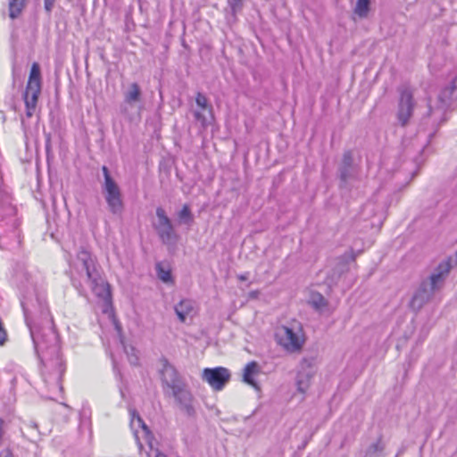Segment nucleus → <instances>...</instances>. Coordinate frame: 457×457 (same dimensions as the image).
Returning a JSON list of instances; mask_svg holds the SVG:
<instances>
[{
  "label": "nucleus",
  "mask_w": 457,
  "mask_h": 457,
  "mask_svg": "<svg viewBox=\"0 0 457 457\" xmlns=\"http://www.w3.org/2000/svg\"><path fill=\"white\" fill-rule=\"evenodd\" d=\"M69 270L67 271L72 286L80 295H87V287L102 299L106 304L111 303L110 286L102 276L96 264V258L85 248H81L75 258H67Z\"/></svg>",
  "instance_id": "1"
},
{
  "label": "nucleus",
  "mask_w": 457,
  "mask_h": 457,
  "mask_svg": "<svg viewBox=\"0 0 457 457\" xmlns=\"http://www.w3.org/2000/svg\"><path fill=\"white\" fill-rule=\"evenodd\" d=\"M36 302L37 307L36 308L32 300L27 296H23L21 300V304L23 309L26 323L30 330V335L34 343L35 351L37 356H42L44 350L40 349L37 345V337L42 342V345L46 346V352H52V343L49 341V331L57 335L54 330L52 320L49 318V312L46 303L44 300L37 298Z\"/></svg>",
  "instance_id": "2"
},
{
  "label": "nucleus",
  "mask_w": 457,
  "mask_h": 457,
  "mask_svg": "<svg viewBox=\"0 0 457 457\" xmlns=\"http://www.w3.org/2000/svg\"><path fill=\"white\" fill-rule=\"evenodd\" d=\"M48 336L50 343L53 344L50 353L46 352V346L37 337V347L40 351L44 350L43 355L38 357L41 362V376L49 391L57 394L62 391V378L66 368L60 353L58 337L51 331Z\"/></svg>",
  "instance_id": "3"
},
{
  "label": "nucleus",
  "mask_w": 457,
  "mask_h": 457,
  "mask_svg": "<svg viewBox=\"0 0 457 457\" xmlns=\"http://www.w3.org/2000/svg\"><path fill=\"white\" fill-rule=\"evenodd\" d=\"M453 97L457 98V77L449 86L444 87L439 92L435 103L429 101L428 119L430 120L434 129L432 132H429V137L434 136L440 124L446 120L445 114L451 105Z\"/></svg>",
  "instance_id": "4"
},
{
  "label": "nucleus",
  "mask_w": 457,
  "mask_h": 457,
  "mask_svg": "<svg viewBox=\"0 0 457 457\" xmlns=\"http://www.w3.org/2000/svg\"><path fill=\"white\" fill-rule=\"evenodd\" d=\"M102 171L104 175L102 191L107 204L108 210L113 215H120L124 210L120 188L111 176L109 169L106 166L102 167Z\"/></svg>",
  "instance_id": "5"
},
{
  "label": "nucleus",
  "mask_w": 457,
  "mask_h": 457,
  "mask_svg": "<svg viewBox=\"0 0 457 457\" xmlns=\"http://www.w3.org/2000/svg\"><path fill=\"white\" fill-rule=\"evenodd\" d=\"M277 343L288 353L300 352L305 343L304 333L301 326L278 327L275 333Z\"/></svg>",
  "instance_id": "6"
},
{
  "label": "nucleus",
  "mask_w": 457,
  "mask_h": 457,
  "mask_svg": "<svg viewBox=\"0 0 457 457\" xmlns=\"http://www.w3.org/2000/svg\"><path fill=\"white\" fill-rule=\"evenodd\" d=\"M20 220L17 217L16 207L4 204L0 208V238L10 237L20 242Z\"/></svg>",
  "instance_id": "7"
},
{
  "label": "nucleus",
  "mask_w": 457,
  "mask_h": 457,
  "mask_svg": "<svg viewBox=\"0 0 457 457\" xmlns=\"http://www.w3.org/2000/svg\"><path fill=\"white\" fill-rule=\"evenodd\" d=\"M399 101L396 112V118L401 126L404 127L409 123L414 109L415 101L412 91L406 87L399 88Z\"/></svg>",
  "instance_id": "8"
},
{
  "label": "nucleus",
  "mask_w": 457,
  "mask_h": 457,
  "mask_svg": "<svg viewBox=\"0 0 457 457\" xmlns=\"http://www.w3.org/2000/svg\"><path fill=\"white\" fill-rule=\"evenodd\" d=\"M170 393L182 411L188 417H194L195 415V408L194 405L195 398L187 383L176 386L174 389L170 390Z\"/></svg>",
  "instance_id": "9"
},
{
  "label": "nucleus",
  "mask_w": 457,
  "mask_h": 457,
  "mask_svg": "<svg viewBox=\"0 0 457 457\" xmlns=\"http://www.w3.org/2000/svg\"><path fill=\"white\" fill-rule=\"evenodd\" d=\"M202 379L216 390H221L230 379V372L227 368H205L202 372Z\"/></svg>",
  "instance_id": "10"
},
{
  "label": "nucleus",
  "mask_w": 457,
  "mask_h": 457,
  "mask_svg": "<svg viewBox=\"0 0 457 457\" xmlns=\"http://www.w3.org/2000/svg\"><path fill=\"white\" fill-rule=\"evenodd\" d=\"M157 222L154 225L160 239L163 244H170L176 238L173 225L170 218L166 215L163 208L156 209Z\"/></svg>",
  "instance_id": "11"
},
{
  "label": "nucleus",
  "mask_w": 457,
  "mask_h": 457,
  "mask_svg": "<svg viewBox=\"0 0 457 457\" xmlns=\"http://www.w3.org/2000/svg\"><path fill=\"white\" fill-rule=\"evenodd\" d=\"M160 375L164 392H166L167 389L170 391L176 386L186 383L175 367L171 365L167 359L162 360Z\"/></svg>",
  "instance_id": "12"
},
{
  "label": "nucleus",
  "mask_w": 457,
  "mask_h": 457,
  "mask_svg": "<svg viewBox=\"0 0 457 457\" xmlns=\"http://www.w3.org/2000/svg\"><path fill=\"white\" fill-rule=\"evenodd\" d=\"M453 268V258L448 257L442 261L432 271L431 275L425 281L428 282V286L435 291L440 289L446 278L448 277L450 270Z\"/></svg>",
  "instance_id": "13"
},
{
  "label": "nucleus",
  "mask_w": 457,
  "mask_h": 457,
  "mask_svg": "<svg viewBox=\"0 0 457 457\" xmlns=\"http://www.w3.org/2000/svg\"><path fill=\"white\" fill-rule=\"evenodd\" d=\"M436 291L428 286V281H422L414 293L410 305L413 310L419 311L433 296Z\"/></svg>",
  "instance_id": "14"
},
{
  "label": "nucleus",
  "mask_w": 457,
  "mask_h": 457,
  "mask_svg": "<svg viewBox=\"0 0 457 457\" xmlns=\"http://www.w3.org/2000/svg\"><path fill=\"white\" fill-rule=\"evenodd\" d=\"M174 311L179 321L184 323L187 317H193L195 314V303L192 299H182L174 306Z\"/></svg>",
  "instance_id": "15"
},
{
  "label": "nucleus",
  "mask_w": 457,
  "mask_h": 457,
  "mask_svg": "<svg viewBox=\"0 0 457 457\" xmlns=\"http://www.w3.org/2000/svg\"><path fill=\"white\" fill-rule=\"evenodd\" d=\"M260 374L259 364L253 361L248 362L243 370V381L253 387L256 391H260V386L255 380V377Z\"/></svg>",
  "instance_id": "16"
},
{
  "label": "nucleus",
  "mask_w": 457,
  "mask_h": 457,
  "mask_svg": "<svg viewBox=\"0 0 457 457\" xmlns=\"http://www.w3.org/2000/svg\"><path fill=\"white\" fill-rule=\"evenodd\" d=\"M41 88H27L23 94V99L26 106V115L30 118L33 116L37 104Z\"/></svg>",
  "instance_id": "17"
},
{
  "label": "nucleus",
  "mask_w": 457,
  "mask_h": 457,
  "mask_svg": "<svg viewBox=\"0 0 457 457\" xmlns=\"http://www.w3.org/2000/svg\"><path fill=\"white\" fill-rule=\"evenodd\" d=\"M353 154L351 151H345L343 154L342 163L339 168L340 179L346 182L353 176Z\"/></svg>",
  "instance_id": "18"
},
{
  "label": "nucleus",
  "mask_w": 457,
  "mask_h": 457,
  "mask_svg": "<svg viewBox=\"0 0 457 457\" xmlns=\"http://www.w3.org/2000/svg\"><path fill=\"white\" fill-rule=\"evenodd\" d=\"M130 415V427L134 430L135 436L138 439V428H141L142 433L148 437L150 435V430L148 427L145 425L142 418L139 416L137 411L134 409H129Z\"/></svg>",
  "instance_id": "19"
},
{
  "label": "nucleus",
  "mask_w": 457,
  "mask_h": 457,
  "mask_svg": "<svg viewBox=\"0 0 457 457\" xmlns=\"http://www.w3.org/2000/svg\"><path fill=\"white\" fill-rule=\"evenodd\" d=\"M142 98V91L136 82L131 83L124 92V102L129 105L139 103Z\"/></svg>",
  "instance_id": "20"
},
{
  "label": "nucleus",
  "mask_w": 457,
  "mask_h": 457,
  "mask_svg": "<svg viewBox=\"0 0 457 457\" xmlns=\"http://www.w3.org/2000/svg\"><path fill=\"white\" fill-rule=\"evenodd\" d=\"M27 88H41V72L37 62H34L31 66Z\"/></svg>",
  "instance_id": "21"
},
{
  "label": "nucleus",
  "mask_w": 457,
  "mask_h": 457,
  "mask_svg": "<svg viewBox=\"0 0 457 457\" xmlns=\"http://www.w3.org/2000/svg\"><path fill=\"white\" fill-rule=\"evenodd\" d=\"M157 277L160 280L164 283L172 282V276L170 270L166 267L163 263L158 262L155 266Z\"/></svg>",
  "instance_id": "22"
},
{
  "label": "nucleus",
  "mask_w": 457,
  "mask_h": 457,
  "mask_svg": "<svg viewBox=\"0 0 457 457\" xmlns=\"http://www.w3.org/2000/svg\"><path fill=\"white\" fill-rule=\"evenodd\" d=\"M25 0H9V16L16 19L22 12Z\"/></svg>",
  "instance_id": "23"
},
{
  "label": "nucleus",
  "mask_w": 457,
  "mask_h": 457,
  "mask_svg": "<svg viewBox=\"0 0 457 457\" xmlns=\"http://www.w3.org/2000/svg\"><path fill=\"white\" fill-rule=\"evenodd\" d=\"M383 450L384 445H382L381 440L378 439L376 443L369 446L364 457H383Z\"/></svg>",
  "instance_id": "24"
},
{
  "label": "nucleus",
  "mask_w": 457,
  "mask_h": 457,
  "mask_svg": "<svg viewBox=\"0 0 457 457\" xmlns=\"http://www.w3.org/2000/svg\"><path fill=\"white\" fill-rule=\"evenodd\" d=\"M370 0H357L354 12L361 18L367 17L370 11Z\"/></svg>",
  "instance_id": "25"
},
{
  "label": "nucleus",
  "mask_w": 457,
  "mask_h": 457,
  "mask_svg": "<svg viewBox=\"0 0 457 457\" xmlns=\"http://www.w3.org/2000/svg\"><path fill=\"white\" fill-rule=\"evenodd\" d=\"M178 216L179 221L187 225H191L194 220L190 208L187 205L183 206V208L179 212Z\"/></svg>",
  "instance_id": "26"
},
{
  "label": "nucleus",
  "mask_w": 457,
  "mask_h": 457,
  "mask_svg": "<svg viewBox=\"0 0 457 457\" xmlns=\"http://www.w3.org/2000/svg\"><path fill=\"white\" fill-rule=\"evenodd\" d=\"M195 103L197 106L201 108L202 111H208L209 113L212 114V106L208 104L207 97L201 92H198L196 94Z\"/></svg>",
  "instance_id": "27"
},
{
  "label": "nucleus",
  "mask_w": 457,
  "mask_h": 457,
  "mask_svg": "<svg viewBox=\"0 0 457 457\" xmlns=\"http://www.w3.org/2000/svg\"><path fill=\"white\" fill-rule=\"evenodd\" d=\"M311 304L316 310H321L327 306L328 303L324 296L319 293L313 294L311 298Z\"/></svg>",
  "instance_id": "28"
},
{
  "label": "nucleus",
  "mask_w": 457,
  "mask_h": 457,
  "mask_svg": "<svg viewBox=\"0 0 457 457\" xmlns=\"http://www.w3.org/2000/svg\"><path fill=\"white\" fill-rule=\"evenodd\" d=\"M203 112L204 111H197V110L195 111L194 117L196 121L200 122V124L203 128H206L208 126L209 122H208L205 115L203 113Z\"/></svg>",
  "instance_id": "29"
},
{
  "label": "nucleus",
  "mask_w": 457,
  "mask_h": 457,
  "mask_svg": "<svg viewBox=\"0 0 457 457\" xmlns=\"http://www.w3.org/2000/svg\"><path fill=\"white\" fill-rule=\"evenodd\" d=\"M243 1L244 0H228V5L234 14L242 9Z\"/></svg>",
  "instance_id": "30"
},
{
  "label": "nucleus",
  "mask_w": 457,
  "mask_h": 457,
  "mask_svg": "<svg viewBox=\"0 0 457 457\" xmlns=\"http://www.w3.org/2000/svg\"><path fill=\"white\" fill-rule=\"evenodd\" d=\"M309 387V378L306 377L304 379L299 378L297 379V389L301 393H304Z\"/></svg>",
  "instance_id": "31"
},
{
  "label": "nucleus",
  "mask_w": 457,
  "mask_h": 457,
  "mask_svg": "<svg viewBox=\"0 0 457 457\" xmlns=\"http://www.w3.org/2000/svg\"><path fill=\"white\" fill-rule=\"evenodd\" d=\"M56 0H44V8L47 14H51Z\"/></svg>",
  "instance_id": "32"
},
{
  "label": "nucleus",
  "mask_w": 457,
  "mask_h": 457,
  "mask_svg": "<svg viewBox=\"0 0 457 457\" xmlns=\"http://www.w3.org/2000/svg\"><path fill=\"white\" fill-rule=\"evenodd\" d=\"M5 421L0 418V446L2 445L3 444V440H4V433H5Z\"/></svg>",
  "instance_id": "33"
},
{
  "label": "nucleus",
  "mask_w": 457,
  "mask_h": 457,
  "mask_svg": "<svg viewBox=\"0 0 457 457\" xmlns=\"http://www.w3.org/2000/svg\"><path fill=\"white\" fill-rule=\"evenodd\" d=\"M0 457H14L10 449H4L0 452Z\"/></svg>",
  "instance_id": "34"
},
{
  "label": "nucleus",
  "mask_w": 457,
  "mask_h": 457,
  "mask_svg": "<svg viewBox=\"0 0 457 457\" xmlns=\"http://www.w3.org/2000/svg\"><path fill=\"white\" fill-rule=\"evenodd\" d=\"M125 351H126L127 354H128V355H129V352L127 351V349H126V348H125ZM129 362H130L131 364H134V365H135V364H137V355H135L134 353H131V356H129Z\"/></svg>",
  "instance_id": "35"
},
{
  "label": "nucleus",
  "mask_w": 457,
  "mask_h": 457,
  "mask_svg": "<svg viewBox=\"0 0 457 457\" xmlns=\"http://www.w3.org/2000/svg\"><path fill=\"white\" fill-rule=\"evenodd\" d=\"M249 278V273L248 272H245L244 274H239L237 275V278L241 281H245V280H247Z\"/></svg>",
  "instance_id": "36"
},
{
  "label": "nucleus",
  "mask_w": 457,
  "mask_h": 457,
  "mask_svg": "<svg viewBox=\"0 0 457 457\" xmlns=\"http://www.w3.org/2000/svg\"><path fill=\"white\" fill-rule=\"evenodd\" d=\"M155 457H167V456L162 453L157 452L155 454Z\"/></svg>",
  "instance_id": "37"
},
{
  "label": "nucleus",
  "mask_w": 457,
  "mask_h": 457,
  "mask_svg": "<svg viewBox=\"0 0 457 457\" xmlns=\"http://www.w3.org/2000/svg\"><path fill=\"white\" fill-rule=\"evenodd\" d=\"M31 427H32V428H37V424H36V423H34V422L31 424Z\"/></svg>",
  "instance_id": "38"
},
{
  "label": "nucleus",
  "mask_w": 457,
  "mask_h": 457,
  "mask_svg": "<svg viewBox=\"0 0 457 457\" xmlns=\"http://www.w3.org/2000/svg\"><path fill=\"white\" fill-rule=\"evenodd\" d=\"M257 295V292H252L251 296H255Z\"/></svg>",
  "instance_id": "39"
}]
</instances>
